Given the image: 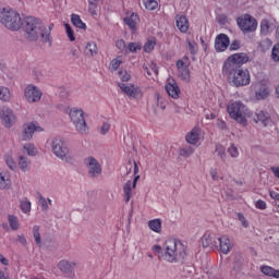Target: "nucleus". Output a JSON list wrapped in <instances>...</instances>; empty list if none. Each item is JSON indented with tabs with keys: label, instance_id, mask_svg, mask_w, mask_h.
<instances>
[{
	"label": "nucleus",
	"instance_id": "nucleus-10",
	"mask_svg": "<svg viewBox=\"0 0 279 279\" xmlns=\"http://www.w3.org/2000/svg\"><path fill=\"white\" fill-rule=\"evenodd\" d=\"M118 86L130 99H143V89H141L138 85L118 83Z\"/></svg>",
	"mask_w": 279,
	"mask_h": 279
},
{
	"label": "nucleus",
	"instance_id": "nucleus-31",
	"mask_svg": "<svg viewBox=\"0 0 279 279\" xmlns=\"http://www.w3.org/2000/svg\"><path fill=\"white\" fill-rule=\"evenodd\" d=\"M180 156H182L183 158H189L190 156H193V154H195V148H193L192 146H183L180 148L179 150Z\"/></svg>",
	"mask_w": 279,
	"mask_h": 279
},
{
	"label": "nucleus",
	"instance_id": "nucleus-1",
	"mask_svg": "<svg viewBox=\"0 0 279 279\" xmlns=\"http://www.w3.org/2000/svg\"><path fill=\"white\" fill-rule=\"evenodd\" d=\"M24 32L26 40L29 43H36L39 36L43 43H49V36H51V26L49 28L43 25V21L38 17L27 16L24 21Z\"/></svg>",
	"mask_w": 279,
	"mask_h": 279
},
{
	"label": "nucleus",
	"instance_id": "nucleus-26",
	"mask_svg": "<svg viewBox=\"0 0 279 279\" xmlns=\"http://www.w3.org/2000/svg\"><path fill=\"white\" fill-rule=\"evenodd\" d=\"M271 32H274V24L269 22V20H263L260 22V33L267 36V34H271Z\"/></svg>",
	"mask_w": 279,
	"mask_h": 279
},
{
	"label": "nucleus",
	"instance_id": "nucleus-43",
	"mask_svg": "<svg viewBox=\"0 0 279 279\" xmlns=\"http://www.w3.org/2000/svg\"><path fill=\"white\" fill-rule=\"evenodd\" d=\"M128 49L131 53H136V51H141V49H143V45L138 43H129Z\"/></svg>",
	"mask_w": 279,
	"mask_h": 279
},
{
	"label": "nucleus",
	"instance_id": "nucleus-30",
	"mask_svg": "<svg viewBox=\"0 0 279 279\" xmlns=\"http://www.w3.org/2000/svg\"><path fill=\"white\" fill-rule=\"evenodd\" d=\"M260 269L262 274H264L265 276H270V278H279V269L276 270L270 266H263Z\"/></svg>",
	"mask_w": 279,
	"mask_h": 279
},
{
	"label": "nucleus",
	"instance_id": "nucleus-24",
	"mask_svg": "<svg viewBox=\"0 0 279 279\" xmlns=\"http://www.w3.org/2000/svg\"><path fill=\"white\" fill-rule=\"evenodd\" d=\"M12 186V181H10V174L5 172H0V189L1 191H8Z\"/></svg>",
	"mask_w": 279,
	"mask_h": 279
},
{
	"label": "nucleus",
	"instance_id": "nucleus-62",
	"mask_svg": "<svg viewBox=\"0 0 279 279\" xmlns=\"http://www.w3.org/2000/svg\"><path fill=\"white\" fill-rule=\"evenodd\" d=\"M151 73H155V75H158V65L156 63H151L150 65Z\"/></svg>",
	"mask_w": 279,
	"mask_h": 279
},
{
	"label": "nucleus",
	"instance_id": "nucleus-63",
	"mask_svg": "<svg viewBox=\"0 0 279 279\" xmlns=\"http://www.w3.org/2000/svg\"><path fill=\"white\" fill-rule=\"evenodd\" d=\"M270 170L274 173L275 178H279V167H271Z\"/></svg>",
	"mask_w": 279,
	"mask_h": 279
},
{
	"label": "nucleus",
	"instance_id": "nucleus-36",
	"mask_svg": "<svg viewBox=\"0 0 279 279\" xmlns=\"http://www.w3.org/2000/svg\"><path fill=\"white\" fill-rule=\"evenodd\" d=\"M19 167L21 171H29V160L26 157L20 156L19 157Z\"/></svg>",
	"mask_w": 279,
	"mask_h": 279
},
{
	"label": "nucleus",
	"instance_id": "nucleus-12",
	"mask_svg": "<svg viewBox=\"0 0 279 279\" xmlns=\"http://www.w3.org/2000/svg\"><path fill=\"white\" fill-rule=\"evenodd\" d=\"M24 97L28 104H36L43 99V92L35 85H28L24 90Z\"/></svg>",
	"mask_w": 279,
	"mask_h": 279
},
{
	"label": "nucleus",
	"instance_id": "nucleus-19",
	"mask_svg": "<svg viewBox=\"0 0 279 279\" xmlns=\"http://www.w3.org/2000/svg\"><path fill=\"white\" fill-rule=\"evenodd\" d=\"M201 138H202V129L199 128H194L185 136V141L186 143H189V145H197Z\"/></svg>",
	"mask_w": 279,
	"mask_h": 279
},
{
	"label": "nucleus",
	"instance_id": "nucleus-22",
	"mask_svg": "<svg viewBox=\"0 0 279 279\" xmlns=\"http://www.w3.org/2000/svg\"><path fill=\"white\" fill-rule=\"evenodd\" d=\"M124 24L132 29V32H136V25H138V15L136 13H131L124 17Z\"/></svg>",
	"mask_w": 279,
	"mask_h": 279
},
{
	"label": "nucleus",
	"instance_id": "nucleus-16",
	"mask_svg": "<svg viewBox=\"0 0 279 279\" xmlns=\"http://www.w3.org/2000/svg\"><path fill=\"white\" fill-rule=\"evenodd\" d=\"M218 247L222 254H230V252H232V247H234V244L230 240V236L222 235L218 238Z\"/></svg>",
	"mask_w": 279,
	"mask_h": 279
},
{
	"label": "nucleus",
	"instance_id": "nucleus-38",
	"mask_svg": "<svg viewBox=\"0 0 279 279\" xmlns=\"http://www.w3.org/2000/svg\"><path fill=\"white\" fill-rule=\"evenodd\" d=\"M123 64V57L119 56L110 62L111 71H118L119 66Z\"/></svg>",
	"mask_w": 279,
	"mask_h": 279
},
{
	"label": "nucleus",
	"instance_id": "nucleus-13",
	"mask_svg": "<svg viewBox=\"0 0 279 279\" xmlns=\"http://www.w3.org/2000/svg\"><path fill=\"white\" fill-rule=\"evenodd\" d=\"M35 132H43V128L38 123L27 122L23 125L22 140L32 141L34 138Z\"/></svg>",
	"mask_w": 279,
	"mask_h": 279
},
{
	"label": "nucleus",
	"instance_id": "nucleus-5",
	"mask_svg": "<svg viewBox=\"0 0 279 279\" xmlns=\"http://www.w3.org/2000/svg\"><path fill=\"white\" fill-rule=\"evenodd\" d=\"M227 112H229L231 119H234V121L241 123V125H245V123H247L246 117L250 114V110H247V107L243 102H229L227 106Z\"/></svg>",
	"mask_w": 279,
	"mask_h": 279
},
{
	"label": "nucleus",
	"instance_id": "nucleus-27",
	"mask_svg": "<svg viewBox=\"0 0 279 279\" xmlns=\"http://www.w3.org/2000/svg\"><path fill=\"white\" fill-rule=\"evenodd\" d=\"M85 53L90 58H93L94 56H97L98 53L97 44H95V41H89L85 47Z\"/></svg>",
	"mask_w": 279,
	"mask_h": 279
},
{
	"label": "nucleus",
	"instance_id": "nucleus-14",
	"mask_svg": "<svg viewBox=\"0 0 279 279\" xmlns=\"http://www.w3.org/2000/svg\"><path fill=\"white\" fill-rule=\"evenodd\" d=\"M0 119L2 122V125L10 129L14 123H16V116L14 114V111L10 108H3L0 111Z\"/></svg>",
	"mask_w": 279,
	"mask_h": 279
},
{
	"label": "nucleus",
	"instance_id": "nucleus-50",
	"mask_svg": "<svg viewBox=\"0 0 279 279\" xmlns=\"http://www.w3.org/2000/svg\"><path fill=\"white\" fill-rule=\"evenodd\" d=\"M216 151L222 160H223V158H226V148L222 145H217L216 146Z\"/></svg>",
	"mask_w": 279,
	"mask_h": 279
},
{
	"label": "nucleus",
	"instance_id": "nucleus-33",
	"mask_svg": "<svg viewBox=\"0 0 279 279\" xmlns=\"http://www.w3.org/2000/svg\"><path fill=\"white\" fill-rule=\"evenodd\" d=\"M12 94L5 86H0V101H10Z\"/></svg>",
	"mask_w": 279,
	"mask_h": 279
},
{
	"label": "nucleus",
	"instance_id": "nucleus-60",
	"mask_svg": "<svg viewBox=\"0 0 279 279\" xmlns=\"http://www.w3.org/2000/svg\"><path fill=\"white\" fill-rule=\"evenodd\" d=\"M226 121L223 120H217V128H219V130H226Z\"/></svg>",
	"mask_w": 279,
	"mask_h": 279
},
{
	"label": "nucleus",
	"instance_id": "nucleus-61",
	"mask_svg": "<svg viewBox=\"0 0 279 279\" xmlns=\"http://www.w3.org/2000/svg\"><path fill=\"white\" fill-rule=\"evenodd\" d=\"M269 195L271 197V199H276L277 202H279V193L276 191H270Z\"/></svg>",
	"mask_w": 279,
	"mask_h": 279
},
{
	"label": "nucleus",
	"instance_id": "nucleus-9",
	"mask_svg": "<svg viewBox=\"0 0 279 279\" xmlns=\"http://www.w3.org/2000/svg\"><path fill=\"white\" fill-rule=\"evenodd\" d=\"M248 60L250 57H247V53L245 52L234 53L225 61L222 69H228L229 66H233V69H241V66L248 62Z\"/></svg>",
	"mask_w": 279,
	"mask_h": 279
},
{
	"label": "nucleus",
	"instance_id": "nucleus-6",
	"mask_svg": "<svg viewBox=\"0 0 279 279\" xmlns=\"http://www.w3.org/2000/svg\"><path fill=\"white\" fill-rule=\"evenodd\" d=\"M70 119L78 134L83 136L88 134V124L86 123V119L84 118V110L73 107L70 109Z\"/></svg>",
	"mask_w": 279,
	"mask_h": 279
},
{
	"label": "nucleus",
	"instance_id": "nucleus-54",
	"mask_svg": "<svg viewBox=\"0 0 279 279\" xmlns=\"http://www.w3.org/2000/svg\"><path fill=\"white\" fill-rule=\"evenodd\" d=\"M255 207L258 208V210H265L267 208V203H265L263 199H258L255 203Z\"/></svg>",
	"mask_w": 279,
	"mask_h": 279
},
{
	"label": "nucleus",
	"instance_id": "nucleus-25",
	"mask_svg": "<svg viewBox=\"0 0 279 279\" xmlns=\"http://www.w3.org/2000/svg\"><path fill=\"white\" fill-rule=\"evenodd\" d=\"M59 269L63 274H73V269H75V263H71L68 260H61L59 263Z\"/></svg>",
	"mask_w": 279,
	"mask_h": 279
},
{
	"label": "nucleus",
	"instance_id": "nucleus-56",
	"mask_svg": "<svg viewBox=\"0 0 279 279\" xmlns=\"http://www.w3.org/2000/svg\"><path fill=\"white\" fill-rule=\"evenodd\" d=\"M108 132H110V123L104 122L100 129V134H108Z\"/></svg>",
	"mask_w": 279,
	"mask_h": 279
},
{
	"label": "nucleus",
	"instance_id": "nucleus-35",
	"mask_svg": "<svg viewBox=\"0 0 279 279\" xmlns=\"http://www.w3.org/2000/svg\"><path fill=\"white\" fill-rule=\"evenodd\" d=\"M33 236L35 239L36 245H38V247H40L43 245V241L40 239V227L39 226L33 227Z\"/></svg>",
	"mask_w": 279,
	"mask_h": 279
},
{
	"label": "nucleus",
	"instance_id": "nucleus-45",
	"mask_svg": "<svg viewBox=\"0 0 279 279\" xmlns=\"http://www.w3.org/2000/svg\"><path fill=\"white\" fill-rule=\"evenodd\" d=\"M154 47H156V39H149L145 45H144V51L146 53H150V51H154Z\"/></svg>",
	"mask_w": 279,
	"mask_h": 279
},
{
	"label": "nucleus",
	"instance_id": "nucleus-11",
	"mask_svg": "<svg viewBox=\"0 0 279 279\" xmlns=\"http://www.w3.org/2000/svg\"><path fill=\"white\" fill-rule=\"evenodd\" d=\"M84 165L88 169L89 178H99L101 175V163L95 157L85 158Z\"/></svg>",
	"mask_w": 279,
	"mask_h": 279
},
{
	"label": "nucleus",
	"instance_id": "nucleus-15",
	"mask_svg": "<svg viewBox=\"0 0 279 279\" xmlns=\"http://www.w3.org/2000/svg\"><path fill=\"white\" fill-rule=\"evenodd\" d=\"M141 180V175H136L132 181H126V183L123 186V193H124V202L125 204L130 203V199H132V191L136 189V183Z\"/></svg>",
	"mask_w": 279,
	"mask_h": 279
},
{
	"label": "nucleus",
	"instance_id": "nucleus-18",
	"mask_svg": "<svg viewBox=\"0 0 279 279\" xmlns=\"http://www.w3.org/2000/svg\"><path fill=\"white\" fill-rule=\"evenodd\" d=\"M178 75L184 82H189L191 80V70H189V64L183 62L182 60L177 61Z\"/></svg>",
	"mask_w": 279,
	"mask_h": 279
},
{
	"label": "nucleus",
	"instance_id": "nucleus-17",
	"mask_svg": "<svg viewBox=\"0 0 279 279\" xmlns=\"http://www.w3.org/2000/svg\"><path fill=\"white\" fill-rule=\"evenodd\" d=\"M230 46V38L226 34H220L216 37L215 49L216 51H226Z\"/></svg>",
	"mask_w": 279,
	"mask_h": 279
},
{
	"label": "nucleus",
	"instance_id": "nucleus-47",
	"mask_svg": "<svg viewBox=\"0 0 279 279\" xmlns=\"http://www.w3.org/2000/svg\"><path fill=\"white\" fill-rule=\"evenodd\" d=\"M228 154L231 158H239V148L235 147L234 144H231L228 148Z\"/></svg>",
	"mask_w": 279,
	"mask_h": 279
},
{
	"label": "nucleus",
	"instance_id": "nucleus-49",
	"mask_svg": "<svg viewBox=\"0 0 279 279\" xmlns=\"http://www.w3.org/2000/svg\"><path fill=\"white\" fill-rule=\"evenodd\" d=\"M65 32L68 34L69 40H71V43H73L75 40V34L73 33V28H71V25L65 24Z\"/></svg>",
	"mask_w": 279,
	"mask_h": 279
},
{
	"label": "nucleus",
	"instance_id": "nucleus-2",
	"mask_svg": "<svg viewBox=\"0 0 279 279\" xmlns=\"http://www.w3.org/2000/svg\"><path fill=\"white\" fill-rule=\"evenodd\" d=\"M162 257L167 263H180L186 258V245L180 240L168 239L163 246Z\"/></svg>",
	"mask_w": 279,
	"mask_h": 279
},
{
	"label": "nucleus",
	"instance_id": "nucleus-51",
	"mask_svg": "<svg viewBox=\"0 0 279 279\" xmlns=\"http://www.w3.org/2000/svg\"><path fill=\"white\" fill-rule=\"evenodd\" d=\"M197 47V44L195 41L187 40V49L192 56H195V48Z\"/></svg>",
	"mask_w": 279,
	"mask_h": 279
},
{
	"label": "nucleus",
	"instance_id": "nucleus-53",
	"mask_svg": "<svg viewBox=\"0 0 279 279\" xmlns=\"http://www.w3.org/2000/svg\"><path fill=\"white\" fill-rule=\"evenodd\" d=\"M39 204L41 206V210H49V205L47 204V198L39 196Z\"/></svg>",
	"mask_w": 279,
	"mask_h": 279
},
{
	"label": "nucleus",
	"instance_id": "nucleus-8",
	"mask_svg": "<svg viewBox=\"0 0 279 279\" xmlns=\"http://www.w3.org/2000/svg\"><path fill=\"white\" fill-rule=\"evenodd\" d=\"M236 23L240 29L244 34H250L252 32H256L258 27V22L254 19V16L250 14H243L236 19Z\"/></svg>",
	"mask_w": 279,
	"mask_h": 279
},
{
	"label": "nucleus",
	"instance_id": "nucleus-44",
	"mask_svg": "<svg viewBox=\"0 0 279 279\" xmlns=\"http://www.w3.org/2000/svg\"><path fill=\"white\" fill-rule=\"evenodd\" d=\"M146 10H156L158 8V1L156 0H143Z\"/></svg>",
	"mask_w": 279,
	"mask_h": 279
},
{
	"label": "nucleus",
	"instance_id": "nucleus-3",
	"mask_svg": "<svg viewBox=\"0 0 279 279\" xmlns=\"http://www.w3.org/2000/svg\"><path fill=\"white\" fill-rule=\"evenodd\" d=\"M222 75H225L229 84H232V86H235V88L250 86V82H252L250 70L243 68H234L231 65L228 68H222Z\"/></svg>",
	"mask_w": 279,
	"mask_h": 279
},
{
	"label": "nucleus",
	"instance_id": "nucleus-7",
	"mask_svg": "<svg viewBox=\"0 0 279 279\" xmlns=\"http://www.w3.org/2000/svg\"><path fill=\"white\" fill-rule=\"evenodd\" d=\"M51 149L54 156L59 158L60 160H64L65 162H69L71 160L69 145L62 137H56L51 143Z\"/></svg>",
	"mask_w": 279,
	"mask_h": 279
},
{
	"label": "nucleus",
	"instance_id": "nucleus-58",
	"mask_svg": "<svg viewBox=\"0 0 279 279\" xmlns=\"http://www.w3.org/2000/svg\"><path fill=\"white\" fill-rule=\"evenodd\" d=\"M209 173L211 175V180H214L215 182L219 180V173L217 172V169H211Z\"/></svg>",
	"mask_w": 279,
	"mask_h": 279
},
{
	"label": "nucleus",
	"instance_id": "nucleus-48",
	"mask_svg": "<svg viewBox=\"0 0 279 279\" xmlns=\"http://www.w3.org/2000/svg\"><path fill=\"white\" fill-rule=\"evenodd\" d=\"M271 58L274 62H279V44H276L272 48Z\"/></svg>",
	"mask_w": 279,
	"mask_h": 279
},
{
	"label": "nucleus",
	"instance_id": "nucleus-29",
	"mask_svg": "<svg viewBox=\"0 0 279 279\" xmlns=\"http://www.w3.org/2000/svg\"><path fill=\"white\" fill-rule=\"evenodd\" d=\"M260 269L262 274H264L265 276H270V278H279V269L276 270L270 266H263Z\"/></svg>",
	"mask_w": 279,
	"mask_h": 279
},
{
	"label": "nucleus",
	"instance_id": "nucleus-37",
	"mask_svg": "<svg viewBox=\"0 0 279 279\" xmlns=\"http://www.w3.org/2000/svg\"><path fill=\"white\" fill-rule=\"evenodd\" d=\"M8 222L11 229L13 230H19L20 225H19V218L14 215H9L8 216Z\"/></svg>",
	"mask_w": 279,
	"mask_h": 279
},
{
	"label": "nucleus",
	"instance_id": "nucleus-64",
	"mask_svg": "<svg viewBox=\"0 0 279 279\" xmlns=\"http://www.w3.org/2000/svg\"><path fill=\"white\" fill-rule=\"evenodd\" d=\"M236 49H239V41H233V43L230 45V50H231V51H236Z\"/></svg>",
	"mask_w": 279,
	"mask_h": 279
},
{
	"label": "nucleus",
	"instance_id": "nucleus-55",
	"mask_svg": "<svg viewBox=\"0 0 279 279\" xmlns=\"http://www.w3.org/2000/svg\"><path fill=\"white\" fill-rule=\"evenodd\" d=\"M238 219L241 221L243 228H247L248 223L247 220L245 219V216L241 213L238 214Z\"/></svg>",
	"mask_w": 279,
	"mask_h": 279
},
{
	"label": "nucleus",
	"instance_id": "nucleus-20",
	"mask_svg": "<svg viewBox=\"0 0 279 279\" xmlns=\"http://www.w3.org/2000/svg\"><path fill=\"white\" fill-rule=\"evenodd\" d=\"M165 88L169 97H172V99H178L180 97V86H178V83H175V81L167 83Z\"/></svg>",
	"mask_w": 279,
	"mask_h": 279
},
{
	"label": "nucleus",
	"instance_id": "nucleus-34",
	"mask_svg": "<svg viewBox=\"0 0 279 279\" xmlns=\"http://www.w3.org/2000/svg\"><path fill=\"white\" fill-rule=\"evenodd\" d=\"M256 99H267L269 97V88L266 86L260 87L256 93H255Z\"/></svg>",
	"mask_w": 279,
	"mask_h": 279
},
{
	"label": "nucleus",
	"instance_id": "nucleus-40",
	"mask_svg": "<svg viewBox=\"0 0 279 279\" xmlns=\"http://www.w3.org/2000/svg\"><path fill=\"white\" fill-rule=\"evenodd\" d=\"M23 149L28 156H36V154H38V149L34 144H26L23 146Z\"/></svg>",
	"mask_w": 279,
	"mask_h": 279
},
{
	"label": "nucleus",
	"instance_id": "nucleus-28",
	"mask_svg": "<svg viewBox=\"0 0 279 279\" xmlns=\"http://www.w3.org/2000/svg\"><path fill=\"white\" fill-rule=\"evenodd\" d=\"M148 228H150L153 232L160 233L162 231V221H160V219H153L148 221Z\"/></svg>",
	"mask_w": 279,
	"mask_h": 279
},
{
	"label": "nucleus",
	"instance_id": "nucleus-42",
	"mask_svg": "<svg viewBox=\"0 0 279 279\" xmlns=\"http://www.w3.org/2000/svg\"><path fill=\"white\" fill-rule=\"evenodd\" d=\"M118 75L121 82H130L132 80V74L128 70H120Z\"/></svg>",
	"mask_w": 279,
	"mask_h": 279
},
{
	"label": "nucleus",
	"instance_id": "nucleus-59",
	"mask_svg": "<svg viewBox=\"0 0 279 279\" xmlns=\"http://www.w3.org/2000/svg\"><path fill=\"white\" fill-rule=\"evenodd\" d=\"M143 71H144V73H147L148 77H151L153 72H151L150 65L148 66L147 64H144L143 65Z\"/></svg>",
	"mask_w": 279,
	"mask_h": 279
},
{
	"label": "nucleus",
	"instance_id": "nucleus-21",
	"mask_svg": "<svg viewBox=\"0 0 279 279\" xmlns=\"http://www.w3.org/2000/svg\"><path fill=\"white\" fill-rule=\"evenodd\" d=\"M219 238H216L213 233H205L202 243L203 247H219L218 245Z\"/></svg>",
	"mask_w": 279,
	"mask_h": 279
},
{
	"label": "nucleus",
	"instance_id": "nucleus-23",
	"mask_svg": "<svg viewBox=\"0 0 279 279\" xmlns=\"http://www.w3.org/2000/svg\"><path fill=\"white\" fill-rule=\"evenodd\" d=\"M177 27L182 32V34H186L189 32V20L186 19V16H177Z\"/></svg>",
	"mask_w": 279,
	"mask_h": 279
},
{
	"label": "nucleus",
	"instance_id": "nucleus-4",
	"mask_svg": "<svg viewBox=\"0 0 279 279\" xmlns=\"http://www.w3.org/2000/svg\"><path fill=\"white\" fill-rule=\"evenodd\" d=\"M0 23L11 32H19L23 25L21 14L10 7L0 9Z\"/></svg>",
	"mask_w": 279,
	"mask_h": 279
},
{
	"label": "nucleus",
	"instance_id": "nucleus-41",
	"mask_svg": "<svg viewBox=\"0 0 279 279\" xmlns=\"http://www.w3.org/2000/svg\"><path fill=\"white\" fill-rule=\"evenodd\" d=\"M20 208L22 213L27 215V213L32 211V203L27 199L21 201Z\"/></svg>",
	"mask_w": 279,
	"mask_h": 279
},
{
	"label": "nucleus",
	"instance_id": "nucleus-39",
	"mask_svg": "<svg viewBox=\"0 0 279 279\" xmlns=\"http://www.w3.org/2000/svg\"><path fill=\"white\" fill-rule=\"evenodd\" d=\"M257 121H260L264 125H267L269 123V113L265 111H258L256 113Z\"/></svg>",
	"mask_w": 279,
	"mask_h": 279
},
{
	"label": "nucleus",
	"instance_id": "nucleus-57",
	"mask_svg": "<svg viewBox=\"0 0 279 279\" xmlns=\"http://www.w3.org/2000/svg\"><path fill=\"white\" fill-rule=\"evenodd\" d=\"M116 47L120 49V51H125V41L123 39H120L116 43Z\"/></svg>",
	"mask_w": 279,
	"mask_h": 279
},
{
	"label": "nucleus",
	"instance_id": "nucleus-32",
	"mask_svg": "<svg viewBox=\"0 0 279 279\" xmlns=\"http://www.w3.org/2000/svg\"><path fill=\"white\" fill-rule=\"evenodd\" d=\"M72 24L78 29H86V24L82 21V17L77 14H72L71 16Z\"/></svg>",
	"mask_w": 279,
	"mask_h": 279
},
{
	"label": "nucleus",
	"instance_id": "nucleus-46",
	"mask_svg": "<svg viewBox=\"0 0 279 279\" xmlns=\"http://www.w3.org/2000/svg\"><path fill=\"white\" fill-rule=\"evenodd\" d=\"M97 5L98 2L88 0V12L92 14V16H97Z\"/></svg>",
	"mask_w": 279,
	"mask_h": 279
},
{
	"label": "nucleus",
	"instance_id": "nucleus-52",
	"mask_svg": "<svg viewBox=\"0 0 279 279\" xmlns=\"http://www.w3.org/2000/svg\"><path fill=\"white\" fill-rule=\"evenodd\" d=\"M8 167L14 171V169H16V162L14 161V159L12 157H8L5 160Z\"/></svg>",
	"mask_w": 279,
	"mask_h": 279
}]
</instances>
